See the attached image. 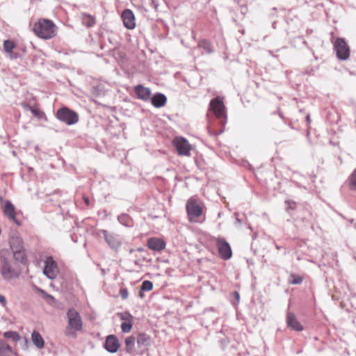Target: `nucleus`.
Here are the masks:
<instances>
[{
  "label": "nucleus",
  "mask_w": 356,
  "mask_h": 356,
  "mask_svg": "<svg viewBox=\"0 0 356 356\" xmlns=\"http://www.w3.org/2000/svg\"><path fill=\"white\" fill-rule=\"evenodd\" d=\"M0 273L6 280L17 278L19 275V270L13 264L9 249L4 248L0 250Z\"/></svg>",
  "instance_id": "obj_1"
},
{
  "label": "nucleus",
  "mask_w": 356,
  "mask_h": 356,
  "mask_svg": "<svg viewBox=\"0 0 356 356\" xmlns=\"http://www.w3.org/2000/svg\"><path fill=\"white\" fill-rule=\"evenodd\" d=\"M10 252L15 261L21 264H25L27 261L26 250L24 245V241L19 234L17 231H12L10 233L8 238Z\"/></svg>",
  "instance_id": "obj_2"
},
{
  "label": "nucleus",
  "mask_w": 356,
  "mask_h": 356,
  "mask_svg": "<svg viewBox=\"0 0 356 356\" xmlns=\"http://www.w3.org/2000/svg\"><path fill=\"white\" fill-rule=\"evenodd\" d=\"M33 31L38 38L49 40L56 36L57 26L50 19H40L33 24Z\"/></svg>",
  "instance_id": "obj_3"
},
{
  "label": "nucleus",
  "mask_w": 356,
  "mask_h": 356,
  "mask_svg": "<svg viewBox=\"0 0 356 356\" xmlns=\"http://www.w3.org/2000/svg\"><path fill=\"white\" fill-rule=\"evenodd\" d=\"M67 325L65 330L67 337H76V332L83 329V321L80 314L74 309H70L67 314Z\"/></svg>",
  "instance_id": "obj_4"
},
{
  "label": "nucleus",
  "mask_w": 356,
  "mask_h": 356,
  "mask_svg": "<svg viewBox=\"0 0 356 356\" xmlns=\"http://www.w3.org/2000/svg\"><path fill=\"white\" fill-rule=\"evenodd\" d=\"M56 117L58 120L67 125L74 124L79 121V115L67 107L59 108L56 113Z\"/></svg>",
  "instance_id": "obj_5"
},
{
  "label": "nucleus",
  "mask_w": 356,
  "mask_h": 356,
  "mask_svg": "<svg viewBox=\"0 0 356 356\" xmlns=\"http://www.w3.org/2000/svg\"><path fill=\"white\" fill-rule=\"evenodd\" d=\"M188 218L190 222H197L202 214V208L195 199L190 198L186 206Z\"/></svg>",
  "instance_id": "obj_6"
},
{
  "label": "nucleus",
  "mask_w": 356,
  "mask_h": 356,
  "mask_svg": "<svg viewBox=\"0 0 356 356\" xmlns=\"http://www.w3.org/2000/svg\"><path fill=\"white\" fill-rule=\"evenodd\" d=\"M334 49L337 56L340 60H346L350 56V48L346 40L342 38H338L333 43Z\"/></svg>",
  "instance_id": "obj_7"
},
{
  "label": "nucleus",
  "mask_w": 356,
  "mask_h": 356,
  "mask_svg": "<svg viewBox=\"0 0 356 356\" xmlns=\"http://www.w3.org/2000/svg\"><path fill=\"white\" fill-rule=\"evenodd\" d=\"M216 245L218 254L224 260H228L232 257V251L230 245L222 238L216 239Z\"/></svg>",
  "instance_id": "obj_8"
},
{
  "label": "nucleus",
  "mask_w": 356,
  "mask_h": 356,
  "mask_svg": "<svg viewBox=\"0 0 356 356\" xmlns=\"http://www.w3.org/2000/svg\"><path fill=\"white\" fill-rule=\"evenodd\" d=\"M210 109L213 112L215 116L222 121L225 118V106L222 99L216 97L210 102Z\"/></svg>",
  "instance_id": "obj_9"
},
{
  "label": "nucleus",
  "mask_w": 356,
  "mask_h": 356,
  "mask_svg": "<svg viewBox=\"0 0 356 356\" xmlns=\"http://www.w3.org/2000/svg\"><path fill=\"white\" fill-rule=\"evenodd\" d=\"M101 233L103 234L105 241L111 249L117 251L120 248L122 239L119 235L109 233L106 230H101Z\"/></svg>",
  "instance_id": "obj_10"
},
{
  "label": "nucleus",
  "mask_w": 356,
  "mask_h": 356,
  "mask_svg": "<svg viewBox=\"0 0 356 356\" xmlns=\"http://www.w3.org/2000/svg\"><path fill=\"white\" fill-rule=\"evenodd\" d=\"M43 273L51 280L56 278L57 276L58 268L52 257H47Z\"/></svg>",
  "instance_id": "obj_11"
},
{
  "label": "nucleus",
  "mask_w": 356,
  "mask_h": 356,
  "mask_svg": "<svg viewBox=\"0 0 356 356\" xmlns=\"http://www.w3.org/2000/svg\"><path fill=\"white\" fill-rule=\"evenodd\" d=\"M174 143L176 146L179 154L183 156H190L191 147L188 142L184 138H175V139L174 140Z\"/></svg>",
  "instance_id": "obj_12"
},
{
  "label": "nucleus",
  "mask_w": 356,
  "mask_h": 356,
  "mask_svg": "<svg viewBox=\"0 0 356 356\" xmlns=\"http://www.w3.org/2000/svg\"><path fill=\"white\" fill-rule=\"evenodd\" d=\"M124 26L128 29H134L136 26L135 17L133 12L127 9L124 10L121 15Z\"/></svg>",
  "instance_id": "obj_13"
},
{
  "label": "nucleus",
  "mask_w": 356,
  "mask_h": 356,
  "mask_svg": "<svg viewBox=\"0 0 356 356\" xmlns=\"http://www.w3.org/2000/svg\"><path fill=\"white\" fill-rule=\"evenodd\" d=\"M104 347L108 352L115 353L120 347L119 340L113 334L108 335L106 339Z\"/></svg>",
  "instance_id": "obj_14"
},
{
  "label": "nucleus",
  "mask_w": 356,
  "mask_h": 356,
  "mask_svg": "<svg viewBox=\"0 0 356 356\" xmlns=\"http://www.w3.org/2000/svg\"><path fill=\"white\" fill-rule=\"evenodd\" d=\"M4 214L11 220L15 222L17 225H21V222L16 218L15 208L10 201H6L3 207Z\"/></svg>",
  "instance_id": "obj_15"
},
{
  "label": "nucleus",
  "mask_w": 356,
  "mask_h": 356,
  "mask_svg": "<svg viewBox=\"0 0 356 356\" xmlns=\"http://www.w3.org/2000/svg\"><path fill=\"white\" fill-rule=\"evenodd\" d=\"M134 91L137 97L145 102L149 101L151 98L152 92L149 88L144 87L142 85H138L135 86Z\"/></svg>",
  "instance_id": "obj_16"
},
{
  "label": "nucleus",
  "mask_w": 356,
  "mask_h": 356,
  "mask_svg": "<svg viewBox=\"0 0 356 356\" xmlns=\"http://www.w3.org/2000/svg\"><path fill=\"white\" fill-rule=\"evenodd\" d=\"M147 245L150 250L158 252L165 248V243L164 241L155 237L149 238Z\"/></svg>",
  "instance_id": "obj_17"
},
{
  "label": "nucleus",
  "mask_w": 356,
  "mask_h": 356,
  "mask_svg": "<svg viewBox=\"0 0 356 356\" xmlns=\"http://www.w3.org/2000/svg\"><path fill=\"white\" fill-rule=\"evenodd\" d=\"M286 323L289 327L296 331H302L303 330L302 325L291 313L287 314Z\"/></svg>",
  "instance_id": "obj_18"
},
{
  "label": "nucleus",
  "mask_w": 356,
  "mask_h": 356,
  "mask_svg": "<svg viewBox=\"0 0 356 356\" xmlns=\"http://www.w3.org/2000/svg\"><path fill=\"white\" fill-rule=\"evenodd\" d=\"M152 104L156 108H161L166 104L167 98L165 95L162 93H156L150 98Z\"/></svg>",
  "instance_id": "obj_19"
},
{
  "label": "nucleus",
  "mask_w": 356,
  "mask_h": 356,
  "mask_svg": "<svg viewBox=\"0 0 356 356\" xmlns=\"http://www.w3.org/2000/svg\"><path fill=\"white\" fill-rule=\"evenodd\" d=\"M136 342L139 348H147L151 344V337L145 333H140L137 336Z\"/></svg>",
  "instance_id": "obj_20"
},
{
  "label": "nucleus",
  "mask_w": 356,
  "mask_h": 356,
  "mask_svg": "<svg viewBox=\"0 0 356 356\" xmlns=\"http://www.w3.org/2000/svg\"><path fill=\"white\" fill-rule=\"evenodd\" d=\"M31 340L33 344L39 349L44 346V341L41 334L38 331H33L31 334Z\"/></svg>",
  "instance_id": "obj_21"
},
{
  "label": "nucleus",
  "mask_w": 356,
  "mask_h": 356,
  "mask_svg": "<svg viewBox=\"0 0 356 356\" xmlns=\"http://www.w3.org/2000/svg\"><path fill=\"white\" fill-rule=\"evenodd\" d=\"M3 50L10 57H15L13 54V49L16 48V44L11 40H7L3 42Z\"/></svg>",
  "instance_id": "obj_22"
},
{
  "label": "nucleus",
  "mask_w": 356,
  "mask_h": 356,
  "mask_svg": "<svg viewBox=\"0 0 356 356\" xmlns=\"http://www.w3.org/2000/svg\"><path fill=\"white\" fill-rule=\"evenodd\" d=\"M12 348L3 340L0 339V356H11Z\"/></svg>",
  "instance_id": "obj_23"
},
{
  "label": "nucleus",
  "mask_w": 356,
  "mask_h": 356,
  "mask_svg": "<svg viewBox=\"0 0 356 356\" xmlns=\"http://www.w3.org/2000/svg\"><path fill=\"white\" fill-rule=\"evenodd\" d=\"M136 338L134 336H129L125 339V350L129 354H133L134 353Z\"/></svg>",
  "instance_id": "obj_24"
},
{
  "label": "nucleus",
  "mask_w": 356,
  "mask_h": 356,
  "mask_svg": "<svg viewBox=\"0 0 356 356\" xmlns=\"http://www.w3.org/2000/svg\"><path fill=\"white\" fill-rule=\"evenodd\" d=\"M82 22L86 26L91 27L95 24L96 19L95 17L90 15L83 14L82 16Z\"/></svg>",
  "instance_id": "obj_25"
},
{
  "label": "nucleus",
  "mask_w": 356,
  "mask_h": 356,
  "mask_svg": "<svg viewBox=\"0 0 356 356\" xmlns=\"http://www.w3.org/2000/svg\"><path fill=\"white\" fill-rule=\"evenodd\" d=\"M302 281H303V277L298 275L292 273L289 276V283L290 284H292V285L300 284L302 282Z\"/></svg>",
  "instance_id": "obj_26"
},
{
  "label": "nucleus",
  "mask_w": 356,
  "mask_h": 356,
  "mask_svg": "<svg viewBox=\"0 0 356 356\" xmlns=\"http://www.w3.org/2000/svg\"><path fill=\"white\" fill-rule=\"evenodd\" d=\"M3 337L6 339H11L15 342H17L20 339L19 334L17 332L14 331H8L4 332Z\"/></svg>",
  "instance_id": "obj_27"
},
{
  "label": "nucleus",
  "mask_w": 356,
  "mask_h": 356,
  "mask_svg": "<svg viewBox=\"0 0 356 356\" xmlns=\"http://www.w3.org/2000/svg\"><path fill=\"white\" fill-rule=\"evenodd\" d=\"M349 187L351 190H356V168L349 177Z\"/></svg>",
  "instance_id": "obj_28"
},
{
  "label": "nucleus",
  "mask_w": 356,
  "mask_h": 356,
  "mask_svg": "<svg viewBox=\"0 0 356 356\" xmlns=\"http://www.w3.org/2000/svg\"><path fill=\"white\" fill-rule=\"evenodd\" d=\"M198 46L205 50L207 53H211L212 51V47L211 43L207 40H203L199 42Z\"/></svg>",
  "instance_id": "obj_29"
},
{
  "label": "nucleus",
  "mask_w": 356,
  "mask_h": 356,
  "mask_svg": "<svg viewBox=\"0 0 356 356\" xmlns=\"http://www.w3.org/2000/svg\"><path fill=\"white\" fill-rule=\"evenodd\" d=\"M133 326V321L128 322H123L121 324V330L124 333H128L131 331Z\"/></svg>",
  "instance_id": "obj_30"
},
{
  "label": "nucleus",
  "mask_w": 356,
  "mask_h": 356,
  "mask_svg": "<svg viewBox=\"0 0 356 356\" xmlns=\"http://www.w3.org/2000/svg\"><path fill=\"white\" fill-rule=\"evenodd\" d=\"M153 288V284L149 280H145L142 283L140 290L145 291H151Z\"/></svg>",
  "instance_id": "obj_31"
},
{
  "label": "nucleus",
  "mask_w": 356,
  "mask_h": 356,
  "mask_svg": "<svg viewBox=\"0 0 356 356\" xmlns=\"http://www.w3.org/2000/svg\"><path fill=\"white\" fill-rule=\"evenodd\" d=\"M118 315H119L120 319L122 321H124V322L133 321V316L129 312H125L120 313V314H118Z\"/></svg>",
  "instance_id": "obj_32"
},
{
  "label": "nucleus",
  "mask_w": 356,
  "mask_h": 356,
  "mask_svg": "<svg viewBox=\"0 0 356 356\" xmlns=\"http://www.w3.org/2000/svg\"><path fill=\"white\" fill-rule=\"evenodd\" d=\"M118 220L121 224H122L125 226H129V217L128 216V215L122 214V215L118 216Z\"/></svg>",
  "instance_id": "obj_33"
},
{
  "label": "nucleus",
  "mask_w": 356,
  "mask_h": 356,
  "mask_svg": "<svg viewBox=\"0 0 356 356\" xmlns=\"http://www.w3.org/2000/svg\"><path fill=\"white\" fill-rule=\"evenodd\" d=\"M31 113L36 117L39 118H42L44 116V112L40 111L39 109H36V108H32L31 109Z\"/></svg>",
  "instance_id": "obj_34"
},
{
  "label": "nucleus",
  "mask_w": 356,
  "mask_h": 356,
  "mask_svg": "<svg viewBox=\"0 0 356 356\" xmlns=\"http://www.w3.org/2000/svg\"><path fill=\"white\" fill-rule=\"evenodd\" d=\"M120 295L122 297L123 300H125L128 298L129 296V291L128 289L126 288H122L120 290Z\"/></svg>",
  "instance_id": "obj_35"
},
{
  "label": "nucleus",
  "mask_w": 356,
  "mask_h": 356,
  "mask_svg": "<svg viewBox=\"0 0 356 356\" xmlns=\"http://www.w3.org/2000/svg\"><path fill=\"white\" fill-rule=\"evenodd\" d=\"M286 204L288 205V209L294 210L296 207V204L295 202L291 200H286L285 202Z\"/></svg>",
  "instance_id": "obj_36"
},
{
  "label": "nucleus",
  "mask_w": 356,
  "mask_h": 356,
  "mask_svg": "<svg viewBox=\"0 0 356 356\" xmlns=\"http://www.w3.org/2000/svg\"><path fill=\"white\" fill-rule=\"evenodd\" d=\"M0 304H1L3 307H6L7 304L6 297L3 295H0Z\"/></svg>",
  "instance_id": "obj_37"
},
{
  "label": "nucleus",
  "mask_w": 356,
  "mask_h": 356,
  "mask_svg": "<svg viewBox=\"0 0 356 356\" xmlns=\"http://www.w3.org/2000/svg\"><path fill=\"white\" fill-rule=\"evenodd\" d=\"M233 295H234V298H235V299H236V302L238 303V302H239V300H240V295H239V293H238V292H237V291H234V292L233 293Z\"/></svg>",
  "instance_id": "obj_38"
},
{
  "label": "nucleus",
  "mask_w": 356,
  "mask_h": 356,
  "mask_svg": "<svg viewBox=\"0 0 356 356\" xmlns=\"http://www.w3.org/2000/svg\"><path fill=\"white\" fill-rule=\"evenodd\" d=\"M45 298H46L47 299H51V300H54V298L52 296L49 295V294H45Z\"/></svg>",
  "instance_id": "obj_39"
},
{
  "label": "nucleus",
  "mask_w": 356,
  "mask_h": 356,
  "mask_svg": "<svg viewBox=\"0 0 356 356\" xmlns=\"http://www.w3.org/2000/svg\"><path fill=\"white\" fill-rule=\"evenodd\" d=\"M84 201H85L86 204H88V205L89 204V199H88V197H85L84 198Z\"/></svg>",
  "instance_id": "obj_40"
},
{
  "label": "nucleus",
  "mask_w": 356,
  "mask_h": 356,
  "mask_svg": "<svg viewBox=\"0 0 356 356\" xmlns=\"http://www.w3.org/2000/svg\"><path fill=\"white\" fill-rule=\"evenodd\" d=\"M24 341L25 346H27V344H28V343H29V341H28L27 339L24 338Z\"/></svg>",
  "instance_id": "obj_41"
},
{
  "label": "nucleus",
  "mask_w": 356,
  "mask_h": 356,
  "mask_svg": "<svg viewBox=\"0 0 356 356\" xmlns=\"http://www.w3.org/2000/svg\"><path fill=\"white\" fill-rule=\"evenodd\" d=\"M307 120L308 122H310L309 115H308V116L307 117Z\"/></svg>",
  "instance_id": "obj_42"
},
{
  "label": "nucleus",
  "mask_w": 356,
  "mask_h": 356,
  "mask_svg": "<svg viewBox=\"0 0 356 356\" xmlns=\"http://www.w3.org/2000/svg\"><path fill=\"white\" fill-rule=\"evenodd\" d=\"M236 221H237L238 222H241V220H240L238 218H236Z\"/></svg>",
  "instance_id": "obj_43"
}]
</instances>
